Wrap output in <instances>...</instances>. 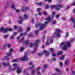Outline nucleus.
<instances>
[{
	"label": "nucleus",
	"mask_w": 75,
	"mask_h": 75,
	"mask_svg": "<svg viewBox=\"0 0 75 75\" xmlns=\"http://www.w3.org/2000/svg\"><path fill=\"white\" fill-rule=\"evenodd\" d=\"M30 9V7H29L28 8L27 7H23L22 9H21L22 11H27L28 10Z\"/></svg>",
	"instance_id": "423d86ee"
},
{
	"label": "nucleus",
	"mask_w": 75,
	"mask_h": 75,
	"mask_svg": "<svg viewBox=\"0 0 75 75\" xmlns=\"http://www.w3.org/2000/svg\"><path fill=\"white\" fill-rule=\"evenodd\" d=\"M69 37V33L67 32L66 34V37Z\"/></svg>",
	"instance_id": "473e14b6"
},
{
	"label": "nucleus",
	"mask_w": 75,
	"mask_h": 75,
	"mask_svg": "<svg viewBox=\"0 0 75 75\" xmlns=\"http://www.w3.org/2000/svg\"><path fill=\"white\" fill-rule=\"evenodd\" d=\"M50 50L52 52H53V51H54V49L52 48H50Z\"/></svg>",
	"instance_id": "c03bdc74"
},
{
	"label": "nucleus",
	"mask_w": 75,
	"mask_h": 75,
	"mask_svg": "<svg viewBox=\"0 0 75 75\" xmlns=\"http://www.w3.org/2000/svg\"><path fill=\"white\" fill-rule=\"evenodd\" d=\"M30 30V27L28 28H27V31H29Z\"/></svg>",
	"instance_id": "69168bd1"
},
{
	"label": "nucleus",
	"mask_w": 75,
	"mask_h": 75,
	"mask_svg": "<svg viewBox=\"0 0 75 75\" xmlns=\"http://www.w3.org/2000/svg\"><path fill=\"white\" fill-rule=\"evenodd\" d=\"M41 8H38V9H37V11H41Z\"/></svg>",
	"instance_id": "3c124183"
},
{
	"label": "nucleus",
	"mask_w": 75,
	"mask_h": 75,
	"mask_svg": "<svg viewBox=\"0 0 75 75\" xmlns=\"http://www.w3.org/2000/svg\"><path fill=\"white\" fill-rule=\"evenodd\" d=\"M10 38L12 40H14V37L12 35L11 36Z\"/></svg>",
	"instance_id": "a19ab883"
},
{
	"label": "nucleus",
	"mask_w": 75,
	"mask_h": 75,
	"mask_svg": "<svg viewBox=\"0 0 75 75\" xmlns=\"http://www.w3.org/2000/svg\"><path fill=\"white\" fill-rule=\"evenodd\" d=\"M23 31V29L21 28H19V32H20V31Z\"/></svg>",
	"instance_id": "052dcab7"
},
{
	"label": "nucleus",
	"mask_w": 75,
	"mask_h": 75,
	"mask_svg": "<svg viewBox=\"0 0 75 75\" xmlns=\"http://www.w3.org/2000/svg\"><path fill=\"white\" fill-rule=\"evenodd\" d=\"M56 31L54 33L56 35L57 38L60 37V33L59 32H61V30L59 29H57Z\"/></svg>",
	"instance_id": "7ed1b4c3"
},
{
	"label": "nucleus",
	"mask_w": 75,
	"mask_h": 75,
	"mask_svg": "<svg viewBox=\"0 0 75 75\" xmlns=\"http://www.w3.org/2000/svg\"><path fill=\"white\" fill-rule=\"evenodd\" d=\"M66 44L68 47H71V43L69 41L67 42Z\"/></svg>",
	"instance_id": "1a4fd4ad"
},
{
	"label": "nucleus",
	"mask_w": 75,
	"mask_h": 75,
	"mask_svg": "<svg viewBox=\"0 0 75 75\" xmlns=\"http://www.w3.org/2000/svg\"><path fill=\"white\" fill-rule=\"evenodd\" d=\"M50 52L49 51V52H47L46 53V54H45V56L46 57H48L49 56V55H50Z\"/></svg>",
	"instance_id": "4be33fe9"
},
{
	"label": "nucleus",
	"mask_w": 75,
	"mask_h": 75,
	"mask_svg": "<svg viewBox=\"0 0 75 75\" xmlns=\"http://www.w3.org/2000/svg\"><path fill=\"white\" fill-rule=\"evenodd\" d=\"M63 21H65V20H66V17H62V18Z\"/></svg>",
	"instance_id": "c9c22d12"
},
{
	"label": "nucleus",
	"mask_w": 75,
	"mask_h": 75,
	"mask_svg": "<svg viewBox=\"0 0 75 75\" xmlns=\"http://www.w3.org/2000/svg\"><path fill=\"white\" fill-rule=\"evenodd\" d=\"M37 74L38 75H41V73H40V71H37Z\"/></svg>",
	"instance_id": "72a5a7b5"
},
{
	"label": "nucleus",
	"mask_w": 75,
	"mask_h": 75,
	"mask_svg": "<svg viewBox=\"0 0 75 75\" xmlns=\"http://www.w3.org/2000/svg\"><path fill=\"white\" fill-rule=\"evenodd\" d=\"M40 69H41V67H38L36 68V70H40Z\"/></svg>",
	"instance_id": "680f3d73"
},
{
	"label": "nucleus",
	"mask_w": 75,
	"mask_h": 75,
	"mask_svg": "<svg viewBox=\"0 0 75 75\" xmlns=\"http://www.w3.org/2000/svg\"><path fill=\"white\" fill-rule=\"evenodd\" d=\"M47 66H48L47 65V64H44L43 65V67L44 68H47Z\"/></svg>",
	"instance_id": "864d4df0"
},
{
	"label": "nucleus",
	"mask_w": 75,
	"mask_h": 75,
	"mask_svg": "<svg viewBox=\"0 0 75 75\" xmlns=\"http://www.w3.org/2000/svg\"><path fill=\"white\" fill-rule=\"evenodd\" d=\"M10 52H13L14 51V49L13 48H11L10 49Z\"/></svg>",
	"instance_id": "79ce46f5"
},
{
	"label": "nucleus",
	"mask_w": 75,
	"mask_h": 75,
	"mask_svg": "<svg viewBox=\"0 0 75 75\" xmlns=\"http://www.w3.org/2000/svg\"><path fill=\"white\" fill-rule=\"evenodd\" d=\"M34 65H32V67H31V66H30V71H32L33 69L34 68Z\"/></svg>",
	"instance_id": "2eb2a0df"
},
{
	"label": "nucleus",
	"mask_w": 75,
	"mask_h": 75,
	"mask_svg": "<svg viewBox=\"0 0 75 75\" xmlns=\"http://www.w3.org/2000/svg\"><path fill=\"white\" fill-rule=\"evenodd\" d=\"M16 72L18 74H20L21 72V67H17Z\"/></svg>",
	"instance_id": "0eeeda50"
},
{
	"label": "nucleus",
	"mask_w": 75,
	"mask_h": 75,
	"mask_svg": "<svg viewBox=\"0 0 75 75\" xmlns=\"http://www.w3.org/2000/svg\"><path fill=\"white\" fill-rule=\"evenodd\" d=\"M14 28L15 30H17V27L16 25L14 26Z\"/></svg>",
	"instance_id": "4d7b16f0"
},
{
	"label": "nucleus",
	"mask_w": 75,
	"mask_h": 75,
	"mask_svg": "<svg viewBox=\"0 0 75 75\" xmlns=\"http://www.w3.org/2000/svg\"><path fill=\"white\" fill-rule=\"evenodd\" d=\"M18 67H14L12 69V71H16V70L17 69Z\"/></svg>",
	"instance_id": "aec40b11"
},
{
	"label": "nucleus",
	"mask_w": 75,
	"mask_h": 75,
	"mask_svg": "<svg viewBox=\"0 0 75 75\" xmlns=\"http://www.w3.org/2000/svg\"><path fill=\"white\" fill-rule=\"evenodd\" d=\"M64 58H65V56L63 55L60 57V59H61V60H63Z\"/></svg>",
	"instance_id": "4468645a"
},
{
	"label": "nucleus",
	"mask_w": 75,
	"mask_h": 75,
	"mask_svg": "<svg viewBox=\"0 0 75 75\" xmlns=\"http://www.w3.org/2000/svg\"><path fill=\"white\" fill-rule=\"evenodd\" d=\"M17 61H18V59H16L12 60V62H17Z\"/></svg>",
	"instance_id": "a211bd4d"
},
{
	"label": "nucleus",
	"mask_w": 75,
	"mask_h": 75,
	"mask_svg": "<svg viewBox=\"0 0 75 75\" xmlns=\"http://www.w3.org/2000/svg\"><path fill=\"white\" fill-rule=\"evenodd\" d=\"M4 27H2L1 28V30H0V32H3V30H4Z\"/></svg>",
	"instance_id": "393cba45"
},
{
	"label": "nucleus",
	"mask_w": 75,
	"mask_h": 75,
	"mask_svg": "<svg viewBox=\"0 0 75 75\" xmlns=\"http://www.w3.org/2000/svg\"><path fill=\"white\" fill-rule=\"evenodd\" d=\"M42 53H38V56H41V55H42Z\"/></svg>",
	"instance_id": "de8ad7c7"
},
{
	"label": "nucleus",
	"mask_w": 75,
	"mask_h": 75,
	"mask_svg": "<svg viewBox=\"0 0 75 75\" xmlns=\"http://www.w3.org/2000/svg\"><path fill=\"white\" fill-rule=\"evenodd\" d=\"M29 37H34V35L33 33H30V34L28 36Z\"/></svg>",
	"instance_id": "5701e85b"
},
{
	"label": "nucleus",
	"mask_w": 75,
	"mask_h": 75,
	"mask_svg": "<svg viewBox=\"0 0 75 75\" xmlns=\"http://www.w3.org/2000/svg\"><path fill=\"white\" fill-rule=\"evenodd\" d=\"M11 7L13 9H15L16 7H15V5L14 4H13L11 6Z\"/></svg>",
	"instance_id": "f3484780"
},
{
	"label": "nucleus",
	"mask_w": 75,
	"mask_h": 75,
	"mask_svg": "<svg viewBox=\"0 0 75 75\" xmlns=\"http://www.w3.org/2000/svg\"><path fill=\"white\" fill-rule=\"evenodd\" d=\"M47 52H49V51H47L45 50H44L43 51V54H46V53H47Z\"/></svg>",
	"instance_id": "b1692460"
},
{
	"label": "nucleus",
	"mask_w": 75,
	"mask_h": 75,
	"mask_svg": "<svg viewBox=\"0 0 75 75\" xmlns=\"http://www.w3.org/2000/svg\"><path fill=\"white\" fill-rule=\"evenodd\" d=\"M62 50H63L64 51H65L68 49V47L67 46V45H64V47H62Z\"/></svg>",
	"instance_id": "6e6552de"
},
{
	"label": "nucleus",
	"mask_w": 75,
	"mask_h": 75,
	"mask_svg": "<svg viewBox=\"0 0 75 75\" xmlns=\"http://www.w3.org/2000/svg\"><path fill=\"white\" fill-rule=\"evenodd\" d=\"M38 32H39V30H36L35 31V33L36 35H37L38 34Z\"/></svg>",
	"instance_id": "412c9836"
},
{
	"label": "nucleus",
	"mask_w": 75,
	"mask_h": 75,
	"mask_svg": "<svg viewBox=\"0 0 75 75\" xmlns=\"http://www.w3.org/2000/svg\"><path fill=\"white\" fill-rule=\"evenodd\" d=\"M46 20L47 21H51V18L50 16L48 17L47 18H46Z\"/></svg>",
	"instance_id": "dca6fc26"
},
{
	"label": "nucleus",
	"mask_w": 75,
	"mask_h": 75,
	"mask_svg": "<svg viewBox=\"0 0 75 75\" xmlns=\"http://www.w3.org/2000/svg\"><path fill=\"white\" fill-rule=\"evenodd\" d=\"M7 28L8 31L9 30V31H12V28Z\"/></svg>",
	"instance_id": "cd10ccee"
},
{
	"label": "nucleus",
	"mask_w": 75,
	"mask_h": 75,
	"mask_svg": "<svg viewBox=\"0 0 75 75\" xmlns=\"http://www.w3.org/2000/svg\"><path fill=\"white\" fill-rule=\"evenodd\" d=\"M7 55L9 57H10V56L12 55V54L11 53H9L7 54Z\"/></svg>",
	"instance_id": "ea45409f"
},
{
	"label": "nucleus",
	"mask_w": 75,
	"mask_h": 75,
	"mask_svg": "<svg viewBox=\"0 0 75 75\" xmlns=\"http://www.w3.org/2000/svg\"><path fill=\"white\" fill-rule=\"evenodd\" d=\"M45 25L44 24H42V25L41 24V23H39L36 25V28H38V27H40L39 29L40 30H42L44 28H45Z\"/></svg>",
	"instance_id": "f257e3e1"
},
{
	"label": "nucleus",
	"mask_w": 75,
	"mask_h": 75,
	"mask_svg": "<svg viewBox=\"0 0 75 75\" xmlns=\"http://www.w3.org/2000/svg\"><path fill=\"white\" fill-rule=\"evenodd\" d=\"M68 62H69V60H66L64 62V65H67L68 64Z\"/></svg>",
	"instance_id": "9b49d317"
},
{
	"label": "nucleus",
	"mask_w": 75,
	"mask_h": 75,
	"mask_svg": "<svg viewBox=\"0 0 75 75\" xmlns=\"http://www.w3.org/2000/svg\"><path fill=\"white\" fill-rule=\"evenodd\" d=\"M16 65H17V64L14 63V64H13V67H15V66H16Z\"/></svg>",
	"instance_id": "774afa93"
},
{
	"label": "nucleus",
	"mask_w": 75,
	"mask_h": 75,
	"mask_svg": "<svg viewBox=\"0 0 75 75\" xmlns=\"http://www.w3.org/2000/svg\"><path fill=\"white\" fill-rule=\"evenodd\" d=\"M52 59L53 61H55L56 60V58L55 57H54L52 58Z\"/></svg>",
	"instance_id": "338daca9"
},
{
	"label": "nucleus",
	"mask_w": 75,
	"mask_h": 75,
	"mask_svg": "<svg viewBox=\"0 0 75 75\" xmlns=\"http://www.w3.org/2000/svg\"><path fill=\"white\" fill-rule=\"evenodd\" d=\"M22 21H23L19 20L18 21V23H19L20 24H22Z\"/></svg>",
	"instance_id": "8fccbe9b"
},
{
	"label": "nucleus",
	"mask_w": 75,
	"mask_h": 75,
	"mask_svg": "<svg viewBox=\"0 0 75 75\" xmlns=\"http://www.w3.org/2000/svg\"><path fill=\"white\" fill-rule=\"evenodd\" d=\"M39 42V40H35V43L34 44V47H35L34 49L33 50V51H32L30 52L31 54H34L36 51V49H37V48L38 47V44Z\"/></svg>",
	"instance_id": "f03ea898"
},
{
	"label": "nucleus",
	"mask_w": 75,
	"mask_h": 75,
	"mask_svg": "<svg viewBox=\"0 0 75 75\" xmlns=\"http://www.w3.org/2000/svg\"><path fill=\"white\" fill-rule=\"evenodd\" d=\"M24 49V47H21V48L20 51L21 52H23V50Z\"/></svg>",
	"instance_id": "e433bc0d"
},
{
	"label": "nucleus",
	"mask_w": 75,
	"mask_h": 75,
	"mask_svg": "<svg viewBox=\"0 0 75 75\" xmlns=\"http://www.w3.org/2000/svg\"><path fill=\"white\" fill-rule=\"evenodd\" d=\"M8 31L7 29L6 28L4 30V34H6V33H7Z\"/></svg>",
	"instance_id": "6ab92c4d"
},
{
	"label": "nucleus",
	"mask_w": 75,
	"mask_h": 75,
	"mask_svg": "<svg viewBox=\"0 0 75 75\" xmlns=\"http://www.w3.org/2000/svg\"><path fill=\"white\" fill-rule=\"evenodd\" d=\"M59 66L61 67H63V63L61 61L59 62Z\"/></svg>",
	"instance_id": "ddd939ff"
},
{
	"label": "nucleus",
	"mask_w": 75,
	"mask_h": 75,
	"mask_svg": "<svg viewBox=\"0 0 75 75\" xmlns=\"http://www.w3.org/2000/svg\"><path fill=\"white\" fill-rule=\"evenodd\" d=\"M56 6V5H52L50 7V8L51 9H52V8H54Z\"/></svg>",
	"instance_id": "c85d7f7f"
},
{
	"label": "nucleus",
	"mask_w": 75,
	"mask_h": 75,
	"mask_svg": "<svg viewBox=\"0 0 75 75\" xmlns=\"http://www.w3.org/2000/svg\"><path fill=\"white\" fill-rule=\"evenodd\" d=\"M60 17V15L57 14L56 16V18H58V17Z\"/></svg>",
	"instance_id": "4c0bfd02"
},
{
	"label": "nucleus",
	"mask_w": 75,
	"mask_h": 75,
	"mask_svg": "<svg viewBox=\"0 0 75 75\" xmlns=\"http://www.w3.org/2000/svg\"><path fill=\"white\" fill-rule=\"evenodd\" d=\"M6 47H7V45H6V44H5L4 46L3 49H6Z\"/></svg>",
	"instance_id": "09e8293b"
},
{
	"label": "nucleus",
	"mask_w": 75,
	"mask_h": 75,
	"mask_svg": "<svg viewBox=\"0 0 75 75\" xmlns=\"http://www.w3.org/2000/svg\"><path fill=\"white\" fill-rule=\"evenodd\" d=\"M31 22L32 23H34V18H32Z\"/></svg>",
	"instance_id": "c756f323"
},
{
	"label": "nucleus",
	"mask_w": 75,
	"mask_h": 75,
	"mask_svg": "<svg viewBox=\"0 0 75 75\" xmlns=\"http://www.w3.org/2000/svg\"><path fill=\"white\" fill-rule=\"evenodd\" d=\"M35 71H36L35 70V69H33V70H31V74L32 75L34 74L35 73Z\"/></svg>",
	"instance_id": "f8f14e48"
},
{
	"label": "nucleus",
	"mask_w": 75,
	"mask_h": 75,
	"mask_svg": "<svg viewBox=\"0 0 75 75\" xmlns=\"http://www.w3.org/2000/svg\"><path fill=\"white\" fill-rule=\"evenodd\" d=\"M65 42H62L60 44V46H61V47H62V46H63V45L65 44Z\"/></svg>",
	"instance_id": "f704fd0d"
},
{
	"label": "nucleus",
	"mask_w": 75,
	"mask_h": 75,
	"mask_svg": "<svg viewBox=\"0 0 75 75\" xmlns=\"http://www.w3.org/2000/svg\"><path fill=\"white\" fill-rule=\"evenodd\" d=\"M20 60H21V61H28V58L27 57V55H25L23 57L20 59Z\"/></svg>",
	"instance_id": "39448f33"
},
{
	"label": "nucleus",
	"mask_w": 75,
	"mask_h": 75,
	"mask_svg": "<svg viewBox=\"0 0 75 75\" xmlns=\"http://www.w3.org/2000/svg\"><path fill=\"white\" fill-rule=\"evenodd\" d=\"M19 19L21 21H23V18L22 17H20L19 18Z\"/></svg>",
	"instance_id": "37998d69"
},
{
	"label": "nucleus",
	"mask_w": 75,
	"mask_h": 75,
	"mask_svg": "<svg viewBox=\"0 0 75 75\" xmlns=\"http://www.w3.org/2000/svg\"><path fill=\"white\" fill-rule=\"evenodd\" d=\"M55 11H53L52 12V15L55 16Z\"/></svg>",
	"instance_id": "0e129e2a"
},
{
	"label": "nucleus",
	"mask_w": 75,
	"mask_h": 75,
	"mask_svg": "<svg viewBox=\"0 0 75 75\" xmlns=\"http://www.w3.org/2000/svg\"><path fill=\"white\" fill-rule=\"evenodd\" d=\"M52 55L53 57H56V54L54 53H53L52 54Z\"/></svg>",
	"instance_id": "e2e57ef3"
},
{
	"label": "nucleus",
	"mask_w": 75,
	"mask_h": 75,
	"mask_svg": "<svg viewBox=\"0 0 75 75\" xmlns=\"http://www.w3.org/2000/svg\"><path fill=\"white\" fill-rule=\"evenodd\" d=\"M46 45H47V46L49 45H50V42L47 41L46 43Z\"/></svg>",
	"instance_id": "2f4dec72"
},
{
	"label": "nucleus",
	"mask_w": 75,
	"mask_h": 75,
	"mask_svg": "<svg viewBox=\"0 0 75 75\" xmlns=\"http://www.w3.org/2000/svg\"><path fill=\"white\" fill-rule=\"evenodd\" d=\"M4 37L5 38H8V35L6 34V35H4Z\"/></svg>",
	"instance_id": "a18cd8bd"
},
{
	"label": "nucleus",
	"mask_w": 75,
	"mask_h": 75,
	"mask_svg": "<svg viewBox=\"0 0 75 75\" xmlns=\"http://www.w3.org/2000/svg\"><path fill=\"white\" fill-rule=\"evenodd\" d=\"M45 35H44L43 38V39H42V41H44V39L45 38Z\"/></svg>",
	"instance_id": "13d9d810"
},
{
	"label": "nucleus",
	"mask_w": 75,
	"mask_h": 75,
	"mask_svg": "<svg viewBox=\"0 0 75 75\" xmlns=\"http://www.w3.org/2000/svg\"><path fill=\"white\" fill-rule=\"evenodd\" d=\"M24 18L25 20H27L28 18V17L27 16V14L25 13L24 15Z\"/></svg>",
	"instance_id": "9d476101"
},
{
	"label": "nucleus",
	"mask_w": 75,
	"mask_h": 75,
	"mask_svg": "<svg viewBox=\"0 0 75 75\" xmlns=\"http://www.w3.org/2000/svg\"><path fill=\"white\" fill-rule=\"evenodd\" d=\"M56 8H55V9L57 11L60 10V8H62V7H63V5H61L60 4H58L57 5H56Z\"/></svg>",
	"instance_id": "20e7f679"
},
{
	"label": "nucleus",
	"mask_w": 75,
	"mask_h": 75,
	"mask_svg": "<svg viewBox=\"0 0 75 75\" xmlns=\"http://www.w3.org/2000/svg\"><path fill=\"white\" fill-rule=\"evenodd\" d=\"M49 8V5H47L45 6V8L47 9V8Z\"/></svg>",
	"instance_id": "603ef678"
},
{
	"label": "nucleus",
	"mask_w": 75,
	"mask_h": 75,
	"mask_svg": "<svg viewBox=\"0 0 75 75\" xmlns=\"http://www.w3.org/2000/svg\"><path fill=\"white\" fill-rule=\"evenodd\" d=\"M29 43V41L27 40L25 42H24L23 44H28Z\"/></svg>",
	"instance_id": "bb28decb"
},
{
	"label": "nucleus",
	"mask_w": 75,
	"mask_h": 75,
	"mask_svg": "<svg viewBox=\"0 0 75 75\" xmlns=\"http://www.w3.org/2000/svg\"><path fill=\"white\" fill-rule=\"evenodd\" d=\"M5 58H6V60H8V61H9L10 59L8 57V56H6L5 57Z\"/></svg>",
	"instance_id": "bf43d9fd"
},
{
	"label": "nucleus",
	"mask_w": 75,
	"mask_h": 75,
	"mask_svg": "<svg viewBox=\"0 0 75 75\" xmlns=\"http://www.w3.org/2000/svg\"><path fill=\"white\" fill-rule=\"evenodd\" d=\"M63 52H57V54L58 55H61V54H62Z\"/></svg>",
	"instance_id": "a878e982"
},
{
	"label": "nucleus",
	"mask_w": 75,
	"mask_h": 75,
	"mask_svg": "<svg viewBox=\"0 0 75 75\" xmlns=\"http://www.w3.org/2000/svg\"><path fill=\"white\" fill-rule=\"evenodd\" d=\"M43 13L44 15H45V16H47V14H48L47 13V12H46V11H43Z\"/></svg>",
	"instance_id": "58836bf2"
},
{
	"label": "nucleus",
	"mask_w": 75,
	"mask_h": 75,
	"mask_svg": "<svg viewBox=\"0 0 75 75\" xmlns=\"http://www.w3.org/2000/svg\"><path fill=\"white\" fill-rule=\"evenodd\" d=\"M57 23V21H53L52 22V24H55Z\"/></svg>",
	"instance_id": "49530a36"
},
{
	"label": "nucleus",
	"mask_w": 75,
	"mask_h": 75,
	"mask_svg": "<svg viewBox=\"0 0 75 75\" xmlns=\"http://www.w3.org/2000/svg\"><path fill=\"white\" fill-rule=\"evenodd\" d=\"M7 46L9 48H10L11 47V44H8Z\"/></svg>",
	"instance_id": "5fc2aeb1"
},
{
	"label": "nucleus",
	"mask_w": 75,
	"mask_h": 75,
	"mask_svg": "<svg viewBox=\"0 0 75 75\" xmlns=\"http://www.w3.org/2000/svg\"><path fill=\"white\" fill-rule=\"evenodd\" d=\"M55 70L56 71H57V72H59V69H58L57 68H56L55 69Z\"/></svg>",
	"instance_id": "6e6d98bb"
},
{
	"label": "nucleus",
	"mask_w": 75,
	"mask_h": 75,
	"mask_svg": "<svg viewBox=\"0 0 75 75\" xmlns=\"http://www.w3.org/2000/svg\"><path fill=\"white\" fill-rule=\"evenodd\" d=\"M2 64L3 65H4V66H7V64H6L4 62H2Z\"/></svg>",
	"instance_id": "7c9ffc66"
}]
</instances>
